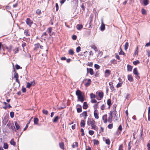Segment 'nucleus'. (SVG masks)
<instances>
[{
  "mask_svg": "<svg viewBox=\"0 0 150 150\" xmlns=\"http://www.w3.org/2000/svg\"><path fill=\"white\" fill-rule=\"evenodd\" d=\"M95 122L91 118H88L87 121V123L88 125H92L93 124H95Z\"/></svg>",
  "mask_w": 150,
  "mask_h": 150,
  "instance_id": "obj_1",
  "label": "nucleus"
},
{
  "mask_svg": "<svg viewBox=\"0 0 150 150\" xmlns=\"http://www.w3.org/2000/svg\"><path fill=\"white\" fill-rule=\"evenodd\" d=\"M26 24L29 25L30 27L31 26L32 24L33 23V21L30 20V18H28L25 21Z\"/></svg>",
  "mask_w": 150,
  "mask_h": 150,
  "instance_id": "obj_2",
  "label": "nucleus"
},
{
  "mask_svg": "<svg viewBox=\"0 0 150 150\" xmlns=\"http://www.w3.org/2000/svg\"><path fill=\"white\" fill-rule=\"evenodd\" d=\"M101 25L100 27V30L101 31H103L105 30V25L103 23V20L102 19L101 20Z\"/></svg>",
  "mask_w": 150,
  "mask_h": 150,
  "instance_id": "obj_3",
  "label": "nucleus"
},
{
  "mask_svg": "<svg viewBox=\"0 0 150 150\" xmlns=\"http://www.w3.org/2000/svg\"><path fill=\"white\" fill-rule=\"evenodd\" d=\"M109 85L110 86V88L112 91H113L115 90V88L113 85V83L112 82H110L109 83Z\"/></svg>",
  "mask_w": 150,
  "mask_h": 150,
  "instance_id": "obj_4",
  "label": "nucleus"
},
{
  "mask_svg": "<svg viewBox=\"0 0 150 150\" xmlns=\"http://www.w3.org/2000/svg\"><path fill=\"white\" fill-rule=\"evenodd\" d=\"M34 46L35 47L34 48V50L35 51H37L38 50V49L40 47V45L39 43H37L35 44Z\"/></svg>",
  "mask_w": 150,
  "mask_h": 150,
  "instance_id": "obj_5",
  "label": "nucleus"
},
{
  "mask_svg": "<svg viewBox=\"0 0 150 150\" xmlns=\"http://www.w3.org/2000/svg\"><path fill=\"white\" fill-rule=\"evenodd\" d=\"M110 71L108 69L106 70L105 71V76L106 77H107L110 75Z\"/></svg>",
  "mask_w": 150,
  "mask_h": 150,
  "instance_id": "obj_6",
  "label": "nucleus"
},
{
  "mask_svg": "<svg viewBox=\"0 0 150 150\" xmlns=\"http://www.w3.org/2000/svg\"><path fill=\"white\" fill-rule=\"evenodd\" d=\"M102 119L104 123H106L107 122V115H105L103 116Z\"/></svg>",
  "mask_w": 150,
  "mask_h": 150,
  "instance_id": "obj_7",
  "label": "nucleus"
},
{
  "mask_svg": "<svg viewBox=\"0 0 150 150\" xmlns=\"http://www.w3.org/2000/svg\"><path fill=\"white\" fill-rule=\"evenodd\" d=\"M87 72L90 73L91 75H93L94 74V72L93 69L91 68L87 69Z\"/></svg>",
  "mask_w": 150,
  "mask_h": 150,
  "instance_id": "obj_8",
  "label": "nucleus"
},
{
  "mask_svg": "<svg viewBox=\"0 0 150 150\" xmlns=\"http://www.w3.org/2000/svg\"><path fill=\"white\" fill-rule=\"evenodd\" d=\"M35 83L33 82H31V83L28 82L26 85V87L28 88H30L32 85H34Z\"/></svg>",
  "mask_w": 150,
  "mask_h": 150,
  "instance_id": "obj_9",
  "label": "nucleus"
},
{
  "mask_svg": "<svg viewBox=\"0 0 150 150\" xmlns=\"http://www.w3.org/2000/svg\"><path fill=\"white\" fill-rule=\"evenodd\" d=\"M78 98L79 100L81 102H83L84 100V98L82 95L78 96Z\"/></svg>",
  "mask_w": 150,
  "mask_h": 150,
  "instance_id": "obj_10",
  "label": "nucleus"
},
{
  "mask_svg": "<svg viewBox=\"0 0 150 150\" xmlns=\"http://www.w3.org/2000/svg\"><path fill=\"white\" fill-rule=\"evenodd\" d=\"M91 81L90 79H88V82L85 84V85L86 87L89 86L91 84Z\"/></svg>",
  "mask_w": 150,
  "mask_h": 150,
  "instance_id": "obj_11",
  "label": "nucleus"
},
{
  "mask_svg": "<svg viewBox=\"0 0 150 150\" xmlns=\"http://www.w3.org/2000/svg\"><path fill=\"white\" fill-rule=\"evenodd\" d=\"M128 79L129 81L131 82L133 81V80L132 76V75H128Z\"/></svg>",
  "mask_w": 150,
  "mask_h": 150,
  "instance_id": "obj_12",
  "label": "nucleus"
},
{
  "mask_svg": "<svg viewBox=\"0 0 150 150\" xmlns=\"http://www.w3.org/2000/svg\"><path fill=\"white\" fill-rule=\"evenodd\" d=\"M133 72L134 74L135 75L139 74L138 72L137 68H135L134 69Z\"/></svg>",
  "mask_w": 150,
  "mask_h": 150,
  "instance_id": "obj_13",
  "label": "nucleus"
},
{
  "mask_svg": "<svg viewBox=\"0 0 150 150\" xmlns=\"http://www.w3.org/2000/svg\"><path fill=\"white\" fill-rule=\"evenodd\" d=\"M98 95L100 97V99H101L103 97V93L102 91L98 93Z\"/></svg>",
  "mask_w": 150,
  "mask_h": 150,
  "instance_id": "obj_14",
  "label": "nucleus"
},
{
  "mask_svg": "<svg viewBox=\"0 0 150 150\" xmlns=\"http://www.w3.org/2000/svg\"><path fill=\"white\" fill-rule=\"evenodd\" d=\"M85 125V122L84 120H83L81 121L80 125L81 126L84 127Z\"/></svg>",
  "mask_w": 150,
  "mask_h": 150,
  "instance_id": "obj_15",
  "label": "nucleus"
},
{
  "mask_svg": "<svg viewBox=\"0 0 150 150\" xmlns=\"http://www.w3.org/2000/svg\"><path fill=\"white\" fill-rule=\"evenodd\" d=\"M107 104L109 106V108L111 106L112 104L111 103V100L110 99H108L107 101Z\"/></svg>",
  "mask_w": 150,
  "mask_h": 150,
  "instance_id": "obj_16",
  "label": "nucleus"
},
{
  "mask_svg": "<svg viewBox=\"0 0 150 150\" xmlns=\"http://www.w3.org/2000/svg\"><path fill=\"white\" fill-rule=\"evenodd\" d=\"M76 95L78 97L82 95L81 92L79 90H77L76 91Z\"/></svg>",
  "mask_w": 150,
  "mask_h": 150,
  "instance_id": "obj_17",
  "label": "nucleus"
},
{
  "mask_svg": "<svg viewBox=\"0 0 150 150\" xmlns=\"http://www.w3.org/2000/svg\"><path fill=\"white\" fill-rule=\"evenodd\" d=\"M83 26L81 24H78L76 26L77 29L78 30H80L82 28Z\"/></svg>",
  "mask_w": 150,
  "mask_h": 150,
  "instance_id": "obj_18",
  "label": "nucleus"
},
{
  "mask_svg": "<svg viewBox=\"0 0 150 150\" xmlns=\"http://www.w3.org/2000/svg\"><path fill=\"white\" fill-rule=\"evenodd\" d=\"M72 146L74 148L78 147V143L77 142H74L72 145Z\"/></svg>",
  "mask_w": 150,
  "mask_h": 150,
  "instance_id": "obj_19",
  "label": "nucleus"
},
{
  "mask_svg": "<svg viewBox=\"0 0 150 150\" xmlns=\"http://www.w3.org/2000/svg\"><path fill=\"white\" fill-rule=\"evenodd\" d=\"M96 109L95 110V111H94V116L95 118L96 119H98L99 118V117L98 116V114L96 112Z\"/></svg>",
  "mask_w": 150,
  "mask_h": 150,
  "instance_id": "obj_20",
  "label": "nucleus"
},
{
  "mask_svg": "<svg viewBox=\"0 0 150 150\" xmlns=\"http://www.w3.org/2000/svg\"><path fill=\"white\" fill-rule=\"evenodd\" d=\"M127 71H131L132 70V67L130 65L128 64L127 65Z\"/></svg>",
  "mask_w": 150,
  "mask_h": 150,
  "instance_id": "obj_21",
  "label": "nucleus"
},
{
  "mask_svg": "<svg viewBox=\"0 0 150 150\" xmlns=\"http://www.w3.org/2000/svg\"><path fill=\"white\" fill-rule=\"evenodd\" d=\"M83 108L84 109H86L88 107V105L86 102H84L83 103Z\"/></svg>",
  "mask_w": 150,
  "mask_h": 150,
  "instance_id": "obj_22",
  "label": "nucleus"
},
{
  "mask_svg": "<svg viewBox=\"0 0 150 150\" xmlns=\"http://www.w3.org/2000/svg\"><path fill=\"white\" fill-rule=\"evenodd\" d=\"M10 144L15 146L16 145V143L14 141L13 139H12L10 142Z\"/></svg>",
  "mask_w": 150,
  "mask_h": 150,
  "instance_id": "obj_23",
  "label": "nucleus"
},
{
  "mask_svg": "<svg viewBox=\"0 0 150 150\" xmlns=\"http://www.w3.org/2000/svg\"><path fill=\"white\" fill-rule=\"evenodd\" d=\"M15 124L16 127V129L17 130H18L20 128V126L18 125V124L17 123V122H15Z\"/></svg>",
  "mask_w": 150,
  "mask_h": 150,
  "instance_id": "obj_24",
  "label": "nucleus"
},
{
  "mask_svg": "<svg viewBox=\"0 0 150 150\" xmlns=\"http://www.w3.org/2000/svg\"><path fill=\"white\" fill-rule=\"evenodd\" d=\"M112 116H110L108 118V121L109 123H111L112 121Z\"/></svg>",
  "mask_w": 150,
  "mask_h": 150,
  "instance_id": "obj_25",
  "label": "nucleus"
},
{
  "mask_svg": "<svg viewBox=\"0 0 150 150\" xmlns=\"http://www.w3.org/2000/svg\"><path fill=\"white\" fill-rule=\"evenodd\" d=\"M91 48L93 49L95 51H98V50L97 47L94 45H91Z\"/></svg>",
  "mask_w": 150,
  "mask_h": 150,
  "instance_id": "obj_26",
  "label": "nucleus"
},
{
  "mask_svg": "<svg viewBox=\"0 0 150 150\" xmlns=\"http://www.w3.org/2000/svg\"><path fill=\"white\" fill-rule=\"evenodd\" d=\"M91 129H92L96 130L97 129V127L95 125V124H93L92 125H91Z\"/></svg>",
  "mask_w": 150,
  "mask_h": 150,
  "instance_id": "obj_27",
  "label": "nucleus"
},
{
  "mask_svg": "<svg viewBox=\"0 0 150 150\" xmlns=\"http://www.w3.org/2000/svg\"><path fill=\"white\" fill-rule=\"evenodd\" d=\"M59 146L62 149H64V144L63 142L59 143Z\"/></svg>",
  "mask_w": 150,
  "mask_h": 150,
  "instance_id": "obj_28",
  "label": "nucleus"
},
{
  "mask_svg": "<svg viewBox=\"0 0 150 150\" xmlns=\"http://www.w3.org/2000/svg\"><path fill=\"white\" fill-rule=\"evenodd\" d=\"M148 0H143V3L144 6H146L148 4Z\"/></svg>",
  "mask_w": 150,
  "mask_h": 150,
  "instance_id": "obj_29",
  "label": "nucleus"
},
{
  "mask_svg": "<svg viewBox=\"0 0 150 150\" xmlns=\"http://www.w3.org/2000/svg\"><path fill=\"white\" fill-rule=\"evenodd\" d=\"M52 28L51 27L49 28L48 29V32L50 36H51L52 35L51 34V32H52Z\"/></svg>",
  "mask_w": 150,
  "mask_h": 150,
  "instance_id": "obj_30",
  "label": "nucleus"
},
{
  "mask_svg": "<svg viewBox=\"0 0 150 150\" xmlns=\"http://www.w3.org/2000/svg\"><path fill=\"white\" fill-rule=\"evenodd\" d=\"M38 121H39V120H38V118H34V122L35 124H36V125L38 124Z\"/></svg>",
  "mask_w": 150,
  "mask_h": 150,
  "instance_id": "obj_31",
  "label": "nucleus"
},
{
  "mask_svg": "<svg viewBox=\"0 0 150 150\" xmlns=\"http://www.w3.org/2000/svg\"><path fill=\"white\" fill-rule=\"evenodd\" d=\"M128 46V42H126L125 45V50H126L127 49Z\"/></svg>",
  "mask_w": 150,
  "mask_h": 150,
  "instance_id": "obj_32",
  "label": "nucleus"
},
{
  "mask_svg": "<svg viewBox=\"0 0 150 150\" xmlns=\"http://www.w3.org/2000/svg\"><path fill=\"white\" fill-rule=\"evenodd\" d=\"M3 147L5 149H7L8 148V144L6 143H4V144Z\"/></svg>",
  "mask_w": 150,
  "mask_h": 150,
  "instance_id": "obj_33",
  "label": "nucleus"
},
{
  "mask_svg": "<svg viewBox=\"0 0 150 150\" xmlns=\"http://www.w3.org/2000/svg\"><path fill=\"white\" fill-rule=\"evenodd\" d=\"M14 71L15 72V74H14V78H16V80H18V75L17 73L16 74L15 72V70L14 69Z\"/></svg>",
  "mask_w": 150,
  "mask_h": 150,
  "instance_id": "obj_34",
  "label": "nucleus"
},
{
  "mask_svg": "<svg viewBox=\"0 0 150 150\" xmlns=\"http://www.w3.org/2000/svg\"><path fill=\"white\" fill-rule=\"evenodd\" d=\"M82 116H85V117L84 118L85 119L86 116H87V112L86 111H84L83 112V113L82 114Z\"/></svg>",
  "mask_w": 150,
  "mask_h": 150,
  "instance_id": "obj_35",
  "label": "nucleus"
},
{
  "mask_svg": "<svg viewBox=\"0 0 150 150\" xmlns=\"http://www.w3.org/2000/svg\"><path fill=\"white\" fill-rule=\"evenodd\" d=\"M58 119H59L58 116H57L54 119V120H53V122H57V120H58Z\"/></svg>",
  "mask_w": 150,
  "mask_h": 150,
  "instance_id": "obj_36",
  "label": "nucleus"
},
{
  "mask_svg": "<svg viewBox=\"0 0 150 150\" xmlns=\"http://www.w3.org/2000/svg\"><path fill=\"white\" fill-rule=\"evenodd\" d=\"M93 142L94 144L98 145L99 144L98 141L96 139H94L93 140Z\"/></svg>",
  "mask_w": 150,
  "mask_h": 150,
  "instance_id": "obj_37",
  "label": "nucleus"
},
{
  "mask_svg": "<svg viewBox=\"0 0 150 150\" xmlns=\"http://www.w3.org/2000/svg\"><path fill=\"white\" fill-rule=\"evenodd\" d=\"M105 143L106 144L109 145L110 143V141L109 139H107L105 140Z\"/></svg>",
  "mask_w": 150,
  "mask_h": 150,
  "instance_id": "obj_38",
  "label": "nucleus"
},
{
  "mask_svg": "<svg viewBox=\"0 0 150 150\" xmlns=\"http://www.w3.org/2000/svg\"><path fill=\"white\" fill-rule=\"evenodd\" d=\"M90 97L92 99L93 98H96V96L95 95V94H93V93L91 94Z\"/></svg>",
  "mask_w": 150,
  "mask_h": 150,
  "instance_id": "obj_39",
  "label": "nucleus"
},
{
  "mask_svg": "<svg viewBox=\"0 0 150 150\" xmlns=\"http://www.w3.org/2000/svg\"><path fill=\"white\" fill-rule=\"evenodd\" d=\"M68 52L71 55H72L74 53V51L71 49L69 50Z\"/></svg>",
  "mask_w": 150,
  "mask_h": 150,
  "instance_id": "obj_40",
  "label": "nucleus"
},
{
  "mask_svg": "<svg viewBox=\"0 0 150 150\" xmlns=\"http://www.w3.org/2000/svg\"><path fill=\"white\" fill-rule=\"evenodd\" d=\"M139 63V60H137L133 62V64L135 65H136L137 64Z\"/></svg>",
  "mask_w": 150,
  "mask_h": 150,
  "instance_id": "obj_41",
  "label": "nucleus"
},
{
  "mask_svg": "<svg viewBox=\"0 0 150 150\" xmlns=\"http://www.w3.org/2000/svg\"><path fill=\"white\" fill-rule=\"evenodd\" d=\"M36 13L38 14L39 15L41 13V12L40 10L38 9L36 11Z\"/></svg>",
  "mask_w": 150,
  "mask_h": 150,
  "instance_id": "obj_42",
  "label": "nucleus"
},
{
  "mask_svg": "<svg viewBox=\"0 0 150 150\" xmlns=\"http://www.w3.org/2000/svg\"><path fill=\"white\" fill-rule=\"evenodd\" d=\"M77 112H81L82 111V108H81V106L80 107V108H78L77 109Z\"/></svg>",
  "mask_w": 150,
  "mask_h": 150,
  "instance_id": "obj_43",
  "label": "nucleus"
},
{
  "mask_svg": "<svg viewBox=\"0 0 150 150\" xmlns=\"http://www.w3.org/2000/svg\"><path fill=\"white\" fill-rule=\"evenodd\" d=\"M42 112L44 114H45L46 115H47L48 114V111L47 110H42Z\"/></svg>",
  "mask_w": 150,
  "mask_h": 150,
  "instance_id": "obj_44",
  "label": "nucleus"
},
{
  "mask_svg": "<svg viewBox=\"0 0 150 150\" xmlns=\"http://www.w3.org/2000/svg\"><path fill=\"white\" fill-rule=\"evenodd\" d=\"M122 83H118L116 86V87L117 88L120 87L122 85Z\"/></svg>",
  "mask_w": 150,
  "mask_h": 150,
  "instance_id": "obj_45",
  "label": "nucleus"
},
{
  "mask_svg": "<svg viewBox=\"0 0 150 150\" xmlns=\"http://www.w3.org/2000/svg\"><path fill=\"white\" fill-rule=\"evenodd\" d=\"M94 133V132L93 130H90L89 131V134L91 135H93Z\"/></svg>",
  "mask_w": 150,
  "mask_h": 150,
  "instance_id": "obj_46",
  "label": "nucleus"
},
{
  "mask_svg": "<svg viewBox=\"0 0 150 150\" xmlns=\"http://www.w3.org/2000/svg\"><path fill=\"white\" fill-rule=\"evenodd\" d=\"M10 115L11 117L12 118H13V117H14V112H11L10 113Z\"/></svg>",
  "mask_w": 150,
  "mask_h": 150,
  "instance_id": "obj_47",
  "label": "nucleus"
},
{
  "mask_svg": "<svg viewBox=\"0 0 150 150\" xmlns=\"http://www.w3.org/2000/svg\"><path fill=\"white\" fill-rule=\"evenodd\" d=\"M94 67L97 69H98L100 68V66L97 64H95L94 65Z\"/></svg>",
  "mask_w": 150,
  "mask_h": 150,
  "instance_id": "obj_48",
  "label": "nucleus"
},
{
  "mask_svg": "<svg viewBox=\"0 0 150 150\" xmlns=\"http://www.w3.org/2000/svg\"><path fill=\"white\" fill-rule=\"evenodd\" d=\"M142 13L143 14H145L146 13V11L144 9H142Z\"/></svg>",
  "mask_w": 150,
  "mask_h": 150,
  "instance_id": "obj_49",
  "label": "nucleus"
},
{
  "mask_svg": "<svg viewBox=\"0 0 150 150\" xmlns=\"http://www.w3.org/2000/svg\"><path fill=\"white\" fill-rule=\"evenodd\" d=\"M81 50V48L80 47H78L76 49V51L77 52H79Z\"/></svg>",
  "mask_w": 150,
  "mask_h": 150,
  "instance_id": "obj_50",
  "label": "nucleus"
},
{
  "mask_svg": "<svg viewBox=\"0 0 150 150\" xmlns=\"http://www.w3.org/2000/svg\"><path fill=\"white\" fill-rule=\"evenodd\" d=\"M130 97V94L129 93H127L125 96L126 99L128 100Z\"/></svg>",
  "mask_w": 150,
  "mask_h": 150,
  "instance_id": "obj_51",
  "label": "nucleus"
},
{
  "mask_svg": "<svg viewBox=\"0 0 150 150\" xmlns=\"http://www.w3.org/2000/svg\"><path fill=\"white\" fill-rule=\"evenodd\" d=\"M108 128L109 129H111L112 128L113 125L112 124H109L108 125Z\"/></svg>",
  "mask_w": 150,
  "mask_h": 150,
  "instance_id": "obj_52",
  "label": "nucleus"
},
{
  "mask_svg": "<svg viewBox=\"0 0 150 150\" xmlns=\"http://www.w3.org/2000/svg\"><path fill=\"white\" fill-rule=\"evenodd\" d=\"M92 103H96L97 102V100L95 99H92L91 101Z\"/></svg>",
  "mask_w": 150,
  "mask_h": 150,
  "instance_id": "obj_53",
  "label": "nucleus"
},
{
  "mask_svg": "<svg viewBox=\"0 0 150 150\" xmlns=\"http://www.w3.org/2000/svg\"><path fill=\"white\" fill-rule=\"evenodd\" d=\"M12 46H10L9 47H6V49L8 51H10L12 49Z\"/></svg>",
  "mask_w": 150,
  "mask_h": 150,
  "instance_id": "obj_54",
  "label": "nucleus"
},
{
  "mask_svg": "<svg viewBox=\"0 0 150 150\" xmlns=\"http://www.w3.org/2000/svg\"><path fill=\"white\" fill-rule=\"evenodd\" d=\"M81 132H82V133L81 134V136H83L84 135V130L83 129L81 128Z\"/></svg>",
  "mask_w": 150,
  "mask_h": 150,
  "instance_id": "obj_55",
  "label": "nucleus"
},
{
  "mask_svg": "<svg viewBox=\"0 0 150 150\" xmlns=\"http://www.w3.org/2000/svg\"><path fill=\"white\" fill-rule=\"evenodd\" d=\"M123 146L122 144L120 145L119 147L118 150H123Z\"/></svg>",
  "mask_w": 150,
  "mask_h": 150,
  "instance_id": "obj_56",
  "label": "nucleus"
},
{
  "mask_svg": "<svg viewBox=\"0 0 150 150\" xmlns=\"http://www.w3.org/2000/svg\"><path fill=\"white\" fill-rule=\"evenodd\" d=\"M118 130H120V131H121L122 130V126H121V125H120L118 128Z\"/></svg>",
  "mask_w": 150,
  "mask_h": 150,
  "instance_id": "obj_57",
  "label": "nucleus"
},
{
  "mask_svg": "<svg viewBox=\"0 0 150 150\" xmlns=\"http://www.w3.org/2000/svg\"><path fill=\"white\" fill-rule=\"evenodd\" d=\"M93 65V63L92 62H88V65L90 66L91 67Z\"/></svg>",
  "mask_w": 150,
  "mask_h": 150,
  "instance_id": "obj_58",
  "label": "nucleus"
},
{
  "mask_svg": "<svg viewBox=\"0 0 150 150\" xmlns=\"http://www.w3.org/2000/svg\"><path fill=\"white\" fill-rule=\"evenodd\" d=\"M105 106L104 104H103L101 106L100 108L101 110H103L104 109Z\"/></svg>",
  "mask_w": 150,
  "mask_h": 150,
  "instance_id": "obj_59",
  "label": "nucleus"
},
{
  "mask_svg": "<svg viewBox=\"0 0 150 150\" xmlns=\"http://www.w3.org/2000/svg\"><path fill=\"white\" fill-rule=\"evenodd\" d=\"M77 36L75 35H74L72 36V38L74 40H75L76 39Z\"/></svg>",
  "mask_w": 150,
  "mask_h": 150,
  "instance_id": "obj_60",
  "label": "nucleus"
},
{
  "mask_svg": "<svg viewBox=\"0 0 150 150\" xmlns=\"http://www.w3.org/2000/svg\"><path fill=\"white\" fill-rule=\"evenodd\" d=\"M13 50L14 51V53L15 54H16L18 52V48L14 49Z\"/></svg>",
  "mask_w": 150,
  "mask_h": 150,
  "instance_id": "obj_61",
  "label": "nucleus"
},
{
  "mask_svg": "<svg viewBox=\"0 0 150 150\" xmlns=\"http://www.w3.org/2000/svg\"><path fill=\"white\" fill-rule=\"evenodd\" d=\"M16 68V69H18L20 68V66L18 64H16L15 66Z\"/></svg>",
  "mask_w": 150,
  "mask_h": 150,
  "instance_id": "obj_62",
  "label": "nucleus"
},
{
  "mask_svg": "<svg viewBox=\"0 0 150 150\" xmlns=\"http://www.w3.org/2000/svg\"><path fill=\"white\" fill-rule=\"evenodd\" d=\"M147 146L148 147V150H150V144L148 143L147 144Z\"/></svg>",
  "mask_w": 150,
  "mask_h": 150,
  "instance_id": "obj_63",
  "label": "nucleus"
},
{
  "mask_svg": "<svg viewBox=\"0 0 150 150\" xmlns=\"http://www.w3.org/2000/svg\"><path fill=\"white\" fill-rule=\"evenodd\" d=\"M86 150H91V148L89 146H88V147H87L86 146Z\"/></svg>",
  "mask_w": 150,
  "mask_h": 150,
  "instance_id": "obj_64",
  "label": "nucleus"
}]
</instances>
